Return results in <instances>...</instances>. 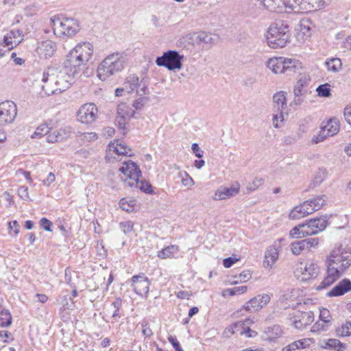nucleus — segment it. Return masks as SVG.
Listing matches in <instances>:
<instances>
[{"mask_svg": "<svg viewBox=\"0 0 351 351\" xmlns=\"http://www.w3.org/2000/svg\"><path fill=\"white\" fill-rule=\"evenodd\" d=\"M237 278V280L233 282V284H237L239 282H246L252 278V274L250 271H243L241 272L239 276H235Z\"/></svg>", "mask_w": 351, "mask_h": 351, "instance_id": "603ef678", "label": "nucleus"}, {"mask_svg": "<svg viewBox=\"0 0 351 351\" xmlns=\"http://www.w3.org/2000/svg\"><path fill=\"white\" fill-rule=\"evenodd\" d=\"M254 322L251 319H246L243 322H238L231 326L232 333H235V329H245L247 328L249 325L252 324Z\"/></svg>", "mask_w": 351, "mask_h": 351, "instance_id": "49530a36", "label": "nucleus"}, {"mask_svg": "<svg viewBox=\"0 0 351 351\" xmlns=\"http://www.w3.org/2000/svg\"><path fill=\"white\" fill-rule=\"evenodd\" d=\"M12 324V316L8 310H2L0 313V326L8 327Z\"/></svg>", "mask_w": 351, "mask_h": 351, "instance_id": "e433bc0d", "label": "nucleus"}, {"mask_svg": "<svg viewBox=\"0 0 351 351\" xmlns=\"http://www.w3.org/2000/svg\"><path fill=\"white\" fill-rule=\"evenodd\" d=\"M290 249L293 254L300 255L303 251L306 250L305 245L302 240L295 241L291 243Z\"/></svg>", "mask_w": 351, "mask_h": 351, "instance_id": "ea45409f", "label": "nucleus"}, {"mask_svg": "<svg viewBox=\"0 0 351 351\" xmlns=\"http://www.w3.org/2000/svg\"><path fill=\"white\" fill-rule=\"evenodd\" d=\"M237 261L238 258H237L228 257L223 259V265L226 268H230Z\"/></svg>", "mask_w": 351, "mask_h": 351, "instance_id": "774afa93", "label": "nucleus"}, {"mask_svg": "<svg viewBox=\"0 0 351 351\" xmlns=\"http://www.w3.org/2000/svg\"><path fill=\"white\" fill-rule=\"evenodd\" d=\"M283 61H285L284 57L271 58L267 61V67L276 74L285 73Z\"/></svg>", "mask_w": 351, "mask_h": 351, "instance_id": "393cba45", "label": "nucleus"}, {"mask_svg": "<svg viewBox=\"0 0 351 351\" xmlns=\"http://www.w3.org/2000/svg\"><path fill=\"white\" fill-rule=\"evenodd\" d=\"M183 59L184 56L180 55L178 51L169 50L165 52L162 56L158 57L156 63L158 66H165L169 71H173L182 68Z\"/></svg>", "mask_w": 351, "mask_h": 351, "instance_id": "0eeeda50", "label": "nucleus"}, {"mask_svg": "<svg viewBox=\"0 0 351 351\" xmlns=\"http://www.w3.org/2000/svg\"><path fill=\"white\" fill-rule=\"evenodd\" d=\"M134 187H138L142 191L146 193H151L152 192V185L147 182H139L138 180V185L134 186Z\"/></svg>", "mask_w": 351, "mask_h": 351, "instance_id": "864d4df0", "label": "nucleus"}, {"mask_svg": "<svg viewBox=\"0 0 351 351\" xmlns=\"http://www.w3.org/2000/svg\"><path fill=\"white\" fill-rule=\"evenodd\" d=\"M51 23L53 32L58 37H72L80 29L79 21L71 17L54 16Z\"/></svg>", "mask_w": 351, "mask_h": 351, "instance_id": "39448f33", "label": "nucleus"}, {"mask_svg": "<svg viewBox=\"0 0 351 351\" xmlns=\"http://www.w3.org/2000/svg\"><path fill=\"white\" fill-rule=\"evenodd\" d=\"M302 228H300V224L293 228L289 232V236L291 238H302L304 237L302 236Z\"/></svg>", "mask_w": 351, "mask_h": 351, "instance_id": "6e6d98bb", "label": "nucleus"}, {"mask_svg": "<svg viewBox=\"0 0 351 351\" xmlns=\"http://www.w3.org/2000/svg\"><path fill=\"white\" fill-rule=\"evenodd\" d=\"M279 250L276 245H271L266 250L263 265L265 268H271L278 261Z\"/></svg>", "mask_w": 351, "mask_h": 351, "instance_id": "4be33fe9", "label": "nucleus"}, {"mask_svg": "<svg viewBox=\"0 0 351 351\" xmlns=\"http://www.w3.org/2000/svg\"><path fill=\"white\" fill-rule=\"evenodd\" d=\"M329 324L326 322L319 320L313 324L311 331L312 332H318L321 331H326L328 330Z\"/></svg>", "mask_w": 351, "mask_h": 351, "instance_id": "a18cd8bd", "label": "nucleus"}, {"mask_svg": "<svg viewBox=\"0 0 351 351\" xmlns=\"http://www.w3.org/2000/svg\"><path fill=\"white\" fill-rule=\"evenodd\" d=\"M56 76L58 81V85L59 86V90L64 91L71 84L74 82L75 78L79 75V72L74 69L69 64L64 62V66L62 69H55Z\"/></svg>", "mask_w": 351, "mask_h": 351, "instance_id": "423d86ee", "label": "nucleus"}, {"mask_svg": "<svg viewBox=\"0 0 351 351\" xmlns=\"http://www.w3.org/2000/svg\"><path fill=\"white\" fill-rule=\"evenodd\" d=\"M274 111H285L287 109L286 93L279 91L273 96Z\"/></svg>", "mask_w": 351, "mask_h": 351, "instance_id": "bb28decb", "label": "nucleus"}, {"mask_svg": "<svg viewBox=\"0 0 351 351\" xmlns=\"http://www.w3.org/2000/svg\"><path fill=\"white\" fill-rule=\"evenodd\" d=\"M351 291V282L344 279L326 293L328 297L340 296Z\"/></svg>", "mask_w": 351, "mask_h": 351, "instance_id": "5701e85b", "label": "nucleus"}, {"mask_svg": "<svg viewBox=\"0 0 351 351\" xmlns=\"http://www.w3.org/2000/svg\"><path fill=\"white\" fill-rule=\"evenodd\" d=\"M320 320L326 322L328 324H330L331 316L330 314V312L326 308H323L320 311V315H319Z\"/></svg>", "mask_w": 351, "mask_h": 351, "instance_id": "13d9d810", "label": "nucleus"}, {"mask_svg": "<svg viewBox=\"0 0 351 351\" xmlns=\"http://www.w3.org/2000/svg\"><path fill=\"white\" fill-rule=\"evenodd\" d=\"M327 69L330 71L337 72L342 66L341 60L337 58H333L328 60L325 62Z\"/></svg>", "mask_w": 351, "mask_h": 351, "instance_id": "f704fd0d", "label": "nucleus"}, {"mask_svg": "<svg viewBox=\"0 0 351 351\" xmlns=\"http://www.w3.org/2000/svg\"><path fill=\"white\" fill-rule=\"evenodd\" d=\"M138 84V77L135 75L128 76L123 84V89L125 92L130 93L134 90Z\"/></svg>", "mask_w": 351, "mask_h": 351, "instance_id": "473e14b6", "label": "nucleus"}, {"mask_svg": "<svg viewBox=\"0 0 351 351\" xmlns=\"http://www.w3.org/2000/svg\"><path fill=\"white\" fill-rule=\"evenodd\" d=\"M24 34L19 29H12L3 38V45L9 49H13L23 40Z\"/></svg>", "mask_w": 351, "mask_h": 351, "instance_id": "6ab92c4d", "label": "nucleus"}, {"mask_svg": "<svg viewBox=\"0 0 351 351\" xmlns=\"http://www.w3.org/2000/svg\"><path fill=\"white\" fill-rule=\"evenodd\" d=\"M56 51V44L51 40H46L38 43L36 51L42 58L51 57Z\"/></svg>", "mask_w": 351, "mask_h": 351, "instance_id": "412c9836", "label": "nucleus"}, {"mask_svg": "<svg viewBox=\"0 0 351 351\" xmlns=\"http://www.w3.org/2000/svg\"><path fill=\"white\" fill-rule=\"evenodd\" d=\"M134 114V111L133 110L128 109V107L125 104H121L117 107L116 121L119 126H121L125 124V121L132 117Z\"/></svg>", "mask_w": 351, "mask_h": 351, "instance_id": "b1692460", "label": "nucleus"}, {"mask_svg": "<svg viewBox=\"0 0 351 351\" xmlns=\"http://www.w3.org/2000/svg\"><path fill=\"white\" fill-rule=\"evenodd\" d=\"M236 332H239L240 335L245 334L248 337H253L257 335V333L251 330L249 326L245 329H235Z\"/></svg>", "mask_w": 351, "mask_h": 351, "instance_id": "bf43d9fd", "label": "nucleus"}, {"mask_svg": "<svg viewBox=\"0 0 351 351\" xmlns=\"http://www.w3.org/2000/svg\"><path fill=\"white\" fill-rule=\"evenodd\" d=\"M80 136H81L82 140L86 141L87 142H90L95 141L97 138V135L95 132H84L82 133Z\"/></svg>", "mask_w": 351, "mask_h": 351, "instance_id": "4d7b16f0", "label": "nucleus"}, {"mask_svg": "<svg viewBox=\"0 0 351 351\" xmlns=\"http://www.w3.org/2000/svg\"><path fill=\"white\" fill-rule=\"evenodd\" d=\"M309 204L304 202L302 204L295 206L289 213V218L298 219L311 214L308 206Z\"/></svg>", "mask_w": 351, "mask_h": 351, "instance_id": "a878e982", "label": "nucleus"}, {"mask_svg": "<svg viewBox=\"0 0 351 351\" xmlns=\"http://www.w3.org/2000/svg\"><path fill=\"white\" fill-rule=\"evenodd\" d=\"M296 13H304L319 10L327 5L330 0H295Z\"/></svg>", "mask_w": 351, "mask_h": 351, "instance_id": "4468645a", "label": "nucleus"}, {"mask_svg": "<svg viewBox=\"0 0 351 351\" xmlns=\"http://www.w3.org/2000/svg\"><path fill=\"white\" fill-rule=\"evenodd\" d=\"M341 48L343 49V51H350L351 50V35L347 36L341 43Z\"/></svg>", "mask_w": 351, "mask_h": 351, "instance_id": "680f3d73", "label": "nucleus"}, {"mask_svg": "<svg viewBox=\"0 0 351 351\" xmlns=\"http://www.w3.org/2000/svg\"><path fill=\"white\" fill-rule=\"evenodd\" d=\"M50 128L47 125H40L38 126L32 135V138L42 136L49 133Z\"/></svg>", "mask_w": 351, "mask_h": 351, "instance_id": "8fccbe9b", "label": "nucleus"}, {"mask_svg": "<svg viewBox=\"0 0 351 351\" xmlns=\"http://www.w3.org/2000/svg\"><path fill=\"white\" fill-rule=\"evenodd\" d=\"M8 228L10 231L13 230L15 234H17L19 232L20 226L17 221L14 220L8 223Z\"/></svg>", "mask_w": 351, "mask_h": 351, "instance_id": "338daca9", "label": "nucleus"}, {"mask_svg": "<svg viewBox=\"0 0 351 351\" xmlns=\"http://www.w3.org/2000/svg\"><path fill=\"white\" fill-rule=\"evenodd\" d=\"M326 265L327 275L316 287V290L328 287L341 277L351 265V252L341 245L335 246L327 257Z\"/></svg>", "mask_w": 351, "mask_h": 351, "instance_id": "f257e3e1", "label": "nucleus"}, {"mask_svg": "<svg viewBox=\"0 0 351 351\" xmlns=\"http://www.w3.org/2000/svg\"><path fill=\"white\" fill-rule=\"evenodd\" d=\"M290 39V28L287 23L277 21L272 23L267 32L268 45L272 49L282 48Z\"/></svg>", "mask_w": 351, "mask_h": 351, "instance_id": "7ed1b4c3", "label": "nucleus"}, {"mask_svg": "<svg viewBox=\"0 0 351 351\" xmlns=\"http://www.w3.org/2000/svg\"><path fill=\"white\" fill-rule=\"evenodd\" d=\"M310 226L313 230L309 234H317L324 230L327 226L326 217H321L319 218H314L310 219Z\"/></svg>", "mask_w": 351, "mask_h": 351, "instance_id": "cd10ccee", "label": "nucleus"}, {"mask_svg": "<svg viewBox=\"0 0 351 351\" xmlns=\"http://www.w3.org/2000/svg\"><path fill=\"white\" fill-rule=\"evenodd\" d=\"M58 77L56 76L55 69H48V70L43 73L42 82L43 84L42 86L43 90L48 95L51 94H58L61 93L59 90V86L58 85V81L56 80Z\"/></svg>", "mask_w": 351, "mask_h": 351, "instance_id": "9b49d317", "label": "nucleus"}, {"mask_svg": "<svg viewBox=\"0 0 351 351\" xmlns=\"http://www.w3.org/2000/svg\"><path fill=\"white\" fill-rule=\"evenodd\" d=\"M285 65V73H295L302 68L301 62L293 58H286L285 61H283Z\"/></svg>", "mask_w": 351, "mask_h": 351, "instance_id": "c756f323", "label": "nucleus"}, {"mask_svg": "<svg viewBox=\"0 0 351 351\" xmlns=\"http://www.w3.org/2000/svg\"><path fill=\"white\" fill-rule=\"evenodd\" d=\"M291 320L295 328L302 330L313 322L314 314L312 311H297L291 317Z\"/></svg>", "mask_w": 351, "mask_h": 351, "instance_id": "a211bd4d", "label": "nucleus"}, {"mask_svg": "<svg viewBox=\"0 0 351 351\" xmlns=\"http://www.w3.org/2000/svg\"><path fill=\"white\" fill-rule=\"evenodd\" d=\"M98 117V109L93 103H88L82 105L77 111V119L83 124H90Z\"/></svg>", "mask_w": 351, "mask_h": 351, "instance_id": "9d476101", "label": "nucleus"}, {"mask_svg": "<svg viewBox=\"0 0 351 351\" xmlns=\"http://www.w3.org/2000/svg\"><path fill=\"white\" fill-rule=\"evenodd\" d=\"M305 245V248L307 250H310L311 248H316L319 245L318 238H308L302 240Z\"/></svg>", "mask_w": 351, "mask_h": 351, "instance_id": "de8ad7c7", "label": "nucleus"}, {"mask_svg": "<svg viewBox=\"0 0 351 351\" xmlns=\"http://www.w3.org/2000/svg\"><path fill=\"white\" fill-rule=\"evenodd\" d=\"M119 171L123 175L122 179L131 187L138 185V180L141 176V171L135 162L128 160L123 162Z\"/></svg>", "mask_w": 351, "mask_h": 351, "instance_id": "6e6552de", "label": "nucleus"}, {"mask_svg": "<svg viewBox=\"0 0 351 351\" xmlns=\"http://www.w3.org/2000/svg\"><path fill=\"white\" fill-rule=\"evenodd\" d=\"M130 281L131 286L137 295L143 296L148 293L150 281L144 274L132 276Z\"/></svg>", "mask_w": 351, "mask_h": 351, "instance_id": "2eb2a0df", "label": "nucleus"}, {"mask_svg": "<svg viewBox=\"0 0 351 351\" xmlns=\"http://www.w3.org/2000/svg\"><path fill=\"white\" fill-rule=\"evenodd\" d=\"M305 202L309 204L308 208L311 214L323 206L326 202V197L325 195H318Z\"/></svg>", "mask_w": 351, "mask_h": 351, "instance_id": "c85d7f7f", "label": "nucleus"}, {"mask_svg": "<svg viewBox=\"0 0 351 351\" xmlns=\"http://www.w3.org/2000/svg\"><path fill=\"white\" fill-rule=\"evenodd\" d=\"M305 348V340L295 341L284 347L282 351H293L300 348Z\"/></svg>", "mask_w": 351, "mask_h": 351, "instance_id": "37998d69", "label": "nucleus"}, {"mask_svg": "<svg viewBox=\"0 0 351 351\" xmlns=\"http://www.w3.org/2000/svg\"><path fill=\"white\" fill-rule=\"evenodd\" d=\"M197 40L205 45L206 48H210L215 45L217 43V38L213 36L211 34L206 32H200L197 36Z\"/></svg>", "mask_w": 351, "mask_h": 351, "instance_id": "7c9ffc66", "label": "nucleus"}, {"mask_svg": "<svg viewBox=\"0 0 351 351\" xmlns=\"http://www.w3.org/2000/svg\"><path fill=\"white\" fill-rule=\"evenodd\" d=\"M330 86L328 83L319 85L316 89L317 95L322 97H329L331 95Z\"/></svg>", "mask_w": 351, "mask_h": 351, "instance_id": "c03bdc74", "label": "nucleus"}, {"mask_svg": "<svg viewBox=\"0 0 351 351\" xmlns=\"http://www.w3.org/2000/svg\"><path fill=\"white\" fill-rule=\"evenodd\" d=\"M191 149L195 154V156L201 158L203 157L204 151L202 150L197 143H193L191 146Z\"/></svg>", "mask_w": 351, "mask_h": 351, "instance_id": "0e129e2a", "label": "nucleus"}, {"mask_svg": "<svg viewBox=\"0 0 351 351\" xmlns=\"http://www.w3.org/2000/svg\"><path fill=\"white\" fill-rule=\"evenodd\" d=\"M340 128L339 121L337 118L330 119L326 125L321 128L319 134L314 136L315 143L323 141L327 136H333L337 134Z\"/></svg>", "mask_w": 351, "mask_h": 351, "instance_id": "ddd939ff", "label": "nucleus"}, {"mask_svg": "<svg viewBox=\"0 0 351 351\" xmlns=\"http://www.w3.org/2000/svg\"><path fill=\"white\" fill-rule=\"evenodd\" d=\"M18 194L21 198L24 200H29L28 188L27 186H21L18 190Z\"/></svg>", "mask_w": 351, "mask_h": 351, "instance_id": "052dcab7", "label": "nucleus"}, {"mask_svg": "<svg viewBox=\"0 0 351 351\" xmlns=\"http://www.w3.org/2000/svg\"><path fill=\"white\" fill-rule=\"evenodd\" d=\"M319 266L317 261L314 259L308 260L305 265L300 263L296 269L295 274L302 280H307L317 276L319 273Z\"/></svg>", "mask_w": 351, "mask_h": 351, "instance_id": "1a4fd4ad", "label": "nucleus"}, {"mask_svg": "<svg viewBox=\"0 0 351 351\" xmlns=\"http://www.w3.org/2000/svg\"><path fill=\"white\" fill-rule=\"evenodd\" d=\"M122 301L119 298L115 299V300L111 304L108 311L112 313V317L119 316V312L121 307Z\"/></svg>", "mask_w": 351, "mask_h": 351, "instance_id": "a19ab883", "label": "nucleus"}, {"mask_svg": "<svg viewBox=\"0 0 351 351\" xmlns=\"http://www.w3.org/2000/svg\"><path fill=\"white\" fill-rule=\"evenodd\" d=\"M264 183V180L262 178H255L247 186L249 191H254L256 190L260 186Z\"/></svg>", "mask_w": 351, "mask_h": 351, "instance_id": "3c124183", "label": "nucleus"}, {"mask_svg": "<svg viewBox=\"0 0 351 351\" xmlns=\"http://www.w3.org/2000/svg\"><path fill=\"white\" fill-rule=\"evenodd\" d=\"M115 154L117 156H132V150L123 141H114L108 145V149L106 157L110 154Z\"/></svg>", "mask_w": 351, "mask_h": 351, "instance_id": "aec40b11", "label": "nucleus"}, {"mask_svg": "<svg viewBox=\"0 0 351 351\" xmlns=\"http://www.w3.org/2000/svg\"><path fill=\"white\" fill-rule=\"evenodd\" d=\"M324 345L322 346L324 348L334 349L337 351H342L345 346L341 341L336 339H329L324 342Z\"/></svg>", "mask_w": 351, "mask_h": 351, "instance_id": "72a5a7b5", "label": "nucleus"}, {"mask_svg": "<svg viewBox=\"0 0 351 351\" xmlns=\"http://www.w3.org/2000/svg\"><path fill=\"white\" fill-rule=\"evenodd\" d=\"M93 53V45L89 42H81L70 51L64 62L80 73L82 66L90 60Z\"/></svg>", "mask_w": 351, "mask_h": 351, "instance_id": "20e7f679", "label": "nucleus"}, {"mask_svg": "<svg viewBox=\"0 0 351 351\" xmlns=\"http://www.w3.org/2000/svg\"><path fill=\"white\" fill-rule=\"evenodd\" d=\"M135 206L134 199H127L123 198L119 202V207L128 213H131L134 210Z\"/></svg>", "mask_w": 351, "mask_h": 351, "instance_id": "58836bf2", "label": "nucleus"}, {"mask_svg": "<svg viewBox=\"0 0 351 351\" xmlns=\"http://www.w3.org/2000/svg\"><path fill=\"white\" fill-rule=\"evenodd\" d=\"M300 228H302V236H304L305 237H308V236L314 234H308V232L310 233L312 230H313L311 228V226H310V219L308 220L306 223L300 224Z\"/></svg>", "mask_w": 351, "mask_h": 351, "instance_id": "5fc2aeb1", "label": "nucleus"}, {"mask_svg": "<svg viewBox=\"0 0 351 351\" xmlns=\"http://www.w3.org/2000/svg\"><path fill=\"white\" fill-rule=\"evenodd\" d=\"M265 334L268 340L273 341L281 337L282 330L279 325H274L266 328Z\"/></svg>", "mask_w": 351, "mask_h": 351, "instance_id": "2f4dec72", "label": "nucleus"}, {"mask_svg": "<svg viewBox=\"0 0 351 351\" xmlns=\"http://www.w3.org/2000/svg\"><path fill=\"white\" fill-rule=\"evenodd\" d=\"M40 226L46 231H51V226H52V223L47 218L43 217L40 219Z\"/></svg>", "mask_w": 351, "mask_h": 351, "instance_id": "69168bd1", "label": "nucleus"}, {"mask_svg": "<svg viewBox=\"0 0 351 351\" xmlns=\"http://www.w3.org/2000/svg\"><path fill=\"white\" fill-rule=\"evenodd\" d=\"M178 251V246L176 245H171L167 246V247L162 249L161 251L158 252V257L160 258H167L171 257L175 253Z\"/></svg>", "mask_w": 351, "mask_h": 351, "instance_id": "c9c22d12", "label": "nucleus"}, {"mask_svg": "<svg viewBox=\"0 0 351 351\" xmlns=\"http://www.w3.org/2000/svg\"><path fill=\"white\" fill-rule=\"evenodd\" d=\"M17 114L16 105L11 101L0 104V125L12 123Z\"/></svg>", "mask_w": 351, "mask_h": 351, "instance_id": "f8f14e48", "label": "nucleus"}, {"mask_svg": "<svg viewBox=\"0 0 351 351\" xmlns=\"http://www.w3.org/2000/svg\"><path fill=\"white\" fill-rule=\"evenodd\" d=\"M126 56L121 53H113L106 57L99 64L97 73L101 81L121 72L126 64Z\"/></svg>", "mask_w": 351, "mask_h": 351, "instance_id": "f03ea898", "label": "nucleus"}, {"mask_svg": "<svg viewBox=\"0 0 351 351\" xmlns=\"http://www.w3.org/2000/svg\"><path fill=\"white\" fill-rule=\"evenodd\" d=\"M285 113V111H274L272 119L274 128H279L283 125Z\"/></svg>", "mask_w": 351, "mask_h": 351, "instance_id": "4c0bfd02", "label": "nucleus"}, {"mask_svg": "<svg viewBox=\"0 0 351 351\" xmlns=\"http://www.w3.org/2000/svg\"><path fill=\"white\" fill-rule=\"evenodd\" d=\"M271 295L265 293L258 295L250 300L243 306V308L247 311H256L265 307L270 301Z\"/></svg>", "mask_w": 351, "mask_h": 351, "instance_id": "f3484780", "label": "nucleus"}, {"mask_svg": "<svg viewBox=\"0 0 351 351\" xmlns=\"http://www.w3.org/2000/svg\"><path fill=\"white\" fill-rule=\"evenodd\" d=\"M337 333L341 337L351 335V322H346L340 328L337 329Z\"/></svg>", "mask_w": 351, "mask_h": 351, "instance_id": "79ce46f5", "label": "nucleus"}, {"mask_svg": "<svg viewBox=\"0 0 351 351\" xmlns=\"http://www.w3.org/2000/svg\"><path fill=\"white\" fill-rule=\"evenodd\" d=\"M119 227L124 234H127L133 231L134 223L131 221H125L119 223Z\"/></svg>", "mask_w": 351, "mask_h": 351, "instance_id": "09e8293b", "label": "nucleus"}, {"mask_svg": "<svg viewBox=\"0 0 351 351\" xmlns=\"http://www.w3.org/2000/svg\"><path fill=\"white\" fill-rule=\"evenodd\" d=\"M169 341L172 344L173 347L176 349V351H184L180 345V343L177 340L176 337L169 336L168 337Z\"/></svg>", "mask_w": 351, "mask_h": 351, "instance_id": "e2e57ef3", "label": "nucleus"}, {"mask_svg": "<svg viewBox=\"0 0 351 351\" xmlns=\"http://www.w3.org/2000/svg\"><path fill=\"white\" fill-rule=\"evenodd\" d=\"M240 191V184L235 183L230 187L220 186L214 193L213 199L216 201H221L236 196Z\"/></svg>", "mask_w": 351, "mask_h": 351, "instance_id": "dca6fc26", "label": "nucleus"}]
</instances>
